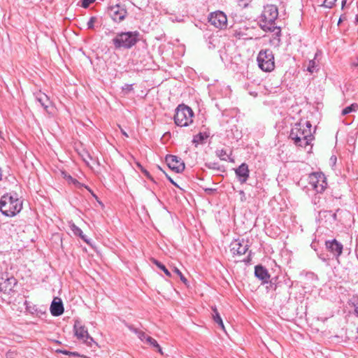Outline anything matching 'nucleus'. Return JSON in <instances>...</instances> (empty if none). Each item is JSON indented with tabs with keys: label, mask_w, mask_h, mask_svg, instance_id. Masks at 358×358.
Instances as JSON below:
<instances>
[{
	"label": "nucleus",
	"mask_w": 358,
	"mask_h": 358,
	"mask_svg": "<svg viewBox=\"0 0 358 358\" xmlns=\"http://www.w3.org/2000/svg\"><path fill=\"white\" fill-rule=\"evenodd\" d=\"M315 130L312 131V124L309 121H300L292 127L289 138L296 146L306 148L314 139Z\"/></svg>",
	"instance_id": "obj_1"
},
{
	"label": "nucleus",
	"mask_w": 358,
	"mask_h": 358,
	"mask_svg": "<svg viewBox=\"0 0 358 358\" xmlns=\"http://www.w3.org/2000/svg\"><path fill=\"white\" fill-rule=\"evenodd\" d=\"M22 208V202L16 194H4L0 200V210L6 216L13 217L20 213Z\"/></svg>",
	"instance_id": "obj_2"
},
{
	"label": "nucleus",
	"mask_w": 358,
	"mask_h": 358,
	"mask_svg": "<svg viewBox=\"0 0 358 358\" xmlns=\"http://www.w3.org/2000/svg\"><path fill=\"white\" fill-rule=\"evenodd\" d=\"M138 31H127L117 34L113 39V43L116 48H130L138 41Z\"/></svg>",
	"instance_id": "obj_3"
},
{
	"label": "nucleus",
	"mask_w": 358,
	"mask_h": 358,
	"mask_svg": "<svg viewBox=\"0 0 358 358\" xmlns=\"http://www.w3.org/2000/svg\"><path fill=\"white\" fill-rule=\"evenodd\" d=\"M192 110L185 105H180L176 108L174 121L179 127H187L193 122Z\"/></svg>",
	"instance_id": "obj_4"
},
{
	"label": "nucleus",
	"mask_w": 358,
	"mask_h": 358,
	"mask_svg": "<svg viewBox=\"0 0 358 358\" xmlns=\"http://www.w3.org/2000/svg\"><path fill=\"white\" fill-rule=\"evenodd\" d=\"M257 61L259 67L264 71L271 72L274 69V56L269 49L262 50L258 54Z\"/></svg>",
	"instance_id": "obj_5"
},
{
	"label": "nucleus",
	"mask_w": 358,
	"mask_h": 358,
	"mask_svg": "<svg viewBox=\"0 0 358 358\" xmlns=\"http://www.w3.org/2000/svg\"><path fill=\"white\" fill-rule=\"evenodd\" d=\"M278 16V10L275 5H266L264 8V10L261 15L260 27L265 24L268 27L275 24V21Z\"/></svg>",
	"instance_id": "obj_6"
},
{
	"label": "nucleus",
	"mask_w": 358,
	"mask_h": 358,
	"mask_svg": "<svg viewBox=\"0 0 358 358\" xmlns=\"http://www.w3.org/2000/svg\"><path fill=\"white\" fill-rule=\"evenodd\" d=\"M309 183L317 193H322L327 185L325 176L320 172L311 173L309 176Z\"/></svg>",
	"instance_id": "obj_7"
},
{
	"label": "nucleus",
	"mask_w": 358,
	"mask_h": 358,
	"mask_svg": "<svg viewBox=\"0 0 358 358\" xmlns=\"http://www.w3.org/2000/svg\"><path fill=\"white\" fill-rule=\"evenodd\" d=\"M108 13L114 22H120L127 15L126 6L121 3L111 4L108 8Z\"/></svg>",
	"instance_id": "obj_8"
},
{
	"label": "nucleus",
	"mask_w": 358,
	"mask_h": 358,
	"mask_svg": "<svg viewBox=\"0 0 358 358\" xmlns=\"http://www.w3.org/2000/svg\"><path fill=\"white\" fill-rule=\"evenodd\" d=\"M209 22L218 29H225L227 26V17L223 12L216 11L210 14Z\"/></svg>",
	"instance_id": "obj_9"
},
{
	"label": "nucleus",
	"mask_w": 358,
	"mask_h": 358,
	"mask_svg": "<svg viewBox=\"0 0 358 358\" xmlns=\"http://www.w3.org/2000/svg\"><path fill=\"white\" fill-rule=\"evenodd\" d=\"M73 328L75 334L78 339H81L87 343H90L93 341V338L89 335L87 329L82 324L80 321L76 320Z\"/></svg>",
	"instance_id": "obj_10"
},
{
	"label": "nucleus",
	"mask_w": 358,
	"mask_h": 358,
	"mask_svg": "<svg viewBox=\"0 0 358 358\" xmlns=\"http://www.w3.org/2000/svg\"><path fill=\"white\" fill-rule=\"evenodd\" d=\"M249 245L244 239L234 240L230 245V250L234 255H242L248 251Z\"/></svg>",
	"instance_id": "obj_11"
},
{
	"label": "nucleus",
	"mask_w": 358,
	"mask_h": 358,
	"mask_svg": "<svg viewBox=\"0 0 358 358\" xmlns=\"http://www.w3.org/2000/svg\"><path fill=\"white\" fill-rule=\"evenodd\" d=\"M166 162L168 166L177 173L182 171L185 169V164L180 158L175 155H167L166 157Z\"/></svg>",
	"instance_id": "obj_12"
},
{
	"label": "nucleus",
	"mask_w": 358,
	"mask_h": 358,
	"mask_svg": "<svg viewBox=\"0 0 358 358\" xmlns=\"http://www.w3.org/2000/svg\"><path fill=\"white\" fill-rule=\"evenodd\" d=\"M262 29L265 31L273 32V38L271 43L275 45H279L280 43L281 29L280 27L275 26V24L268 27L263 24Z\"/></svg>",
	"instance_id": "obj_13"
},
{
	"label": "nucleus",
	"mask_w": 358,
	"mask_h": 358,
	"mask_svg": "<svg viewBox=\"0 0 358 358\" xmlns=\"http://www.w3.org/2000/svg\"><path fill=\"white\" fill-rule=\"evenodd\" d=\"M235 173L241 183H245L249 178V169L245 163L241 164L235 169Z\"/></svg>",
	"instance_id": "obj_14"
},
{
	"label": "nucleus",
	"mask_w": 358,
	"mask_h": 358,
	"mask_svg": "<svg viewBox=\"0 0 358 358\" xmlns=\"http://www.w3.org/2000/svg\"><path fill=\"white\" fill-rule=\"evenodd\" d=\"M326 246L327 249L333 254L336 257H338L343 251V245L338 243L336 239L332 241H326Z\"/></svg>",
	"instance_id": "obj_15"
},
{
	"label": "nucleus",
	"mask_w": 358,
	"mask_h": 358,
	"mask_svg": "<svg viewBox=\"0 0 358 358\" xmlns=\"http://www.w3.org/2000/svg\"><path fill=\"white\" fill-rule=\"evenodd\" d=\"M50 313L53 316H59L64 313V306L60 299L55 298L50 305Z\"/></svg>",
	"instance_id": "obj_16"
},
{
	"label": "nucleus",
	"mask_w": 358,
	"mask_h": 358,
	"mask_svg": "<svg viewBox=\"0 0 358 358\" xmlns=\"http://www.w3.org/2000/svg\"><path fill=\"white\" fill-rule=\"evenodd\" d=\"M255 275L259 280H262L264 282H267L270 275L268 273V271L261 265H257L255 268Z\"/></svg>",
	"instance_id": "obj_17"
},
{
	"label": "nucleus",
	"mask_w": 358,
	"mask_h": 358,
	"mask_svg": "<svg viewBox=\"0 0 358 358\" xmlns=\"http://www.w3.org/2000/svg\"><path fill=\"white\" fill-rule=\"evenodd\" d=\"M70 228L71 231L73 232L74 235L80 236L85 243L90 244V240L83 233V231L74 223H71Z\"/></svg>",
	"instance_id": "obj_18"
},
{
	"label": "nucleus",
	"mask_w": 358,
	"mask_h": 358,
	"mask_svg": "<svg viewBox=\"0 0 358 358\" xmlns=\"http://www.w3.org/2000/svg\"><path fill=\"white\" fill-rule=\"evenodd\" d=\"M36 99L44 108H47L48 107L50 100L46 94L39 93L36 95Z\"/></svg>",
	"instance_id": "obj_19"
},
{
	"label": "nucleus",
	"mask_w": 358,
	"mask_h": 358,
	"mask_svg": "<svg viewBox=\"0 0 358 358\" xmlns=\"http://www.w3.org/2000/svg\"><path fill=\"white\" fill-rule=\"evenodd\" d=\"M212 310V317L214 322H216L223 330H224V323L220 315V313L217 311V309L216 308H213Z\"/></svg>",
	"instance_id": "obj_20"
},
{
	"label": "nucleus",
	"mask_w": 358,
	"mask_h": 358,
	"mask_svg": "<svg viewBox=\"0 0 358 358\" xmlns=\"http://www.w3.org/2000/svg\"><path fill=\"white\" fill-rule=\"evenodd\" d=\"M146 344L150 345L151 347L156 349L157 352H159L161 355H163L162 349L160 347V345L158 344L157 341L152 338L151 336L150 338H147V343Z\"/></svg>",
	"instance_id": "obj_21"
},
{
	"label": "nucleus",
	"mask_w": 358,
	"mask_h": 358,
	"mask_svg": "<svg viewBox=\"0 0 358 358\" xmlns=\"http://www.w3.org/2000/svg\"><path fill=\"white\" fill-rule=\"evenodd\" d=\"M129 329L133 331L138 337V338L144 342L145 343H147V338H150V336L145 334V332L142 331H140L137 329H135V328H133V327H129Z\"/></svg>",
	"instance_id": "obj_22"
},
{
	"label": "nucleus",
	"mask_w": 358,
	"mask_h": 358,
	"mask_svg": "<svg viewBox=\"0 0 358 358\" xmlns=\"http://www.w3.org/2000/svg\"><path fill=\"white\" fill-rule=\"evenodd\" d=\"M358 110V104L356 103H352L350 106L345 108L342 112V115H346L352 112H356Z\"/></svg>",
	"instance_id": "obj_23"
},
{
	"label": "nucleus",
	"mask_w": 358,
	"mask_h": 358,
	"mask_svg": "<svg viewBox=\"0 0 358 358\" xmlns=\"http://www.w3.org/2000/svg\"><path fill=\"white\" fill-rule=\"evenodd\" d=\"M317 56V54H315V57H316ZM318 70L317 69V64L315 62V58H314L313 59H311L308 62V67H307V71L311 73L317 71Z\"/></svg>",
	"instance_id": "obj_24"
},
{
	"label": "nucleus",
	"mask_w": 358,
	"mask_h": 358,
	"mask_svg": "<svg viewBox=\"0 0 358 358\" xmlns=\"http://www.w3.org/2000/svg\"><path fill=\"white\" fill-rule=\"evenodd\" d=\"M350 305L355 308V313L358 316V296H353L350 299Z\"/></svg>",
	"instance_id": "obj_25"
},
{
	"label": "nucleus",
	"mask_w": 358,
	"mask_h": 358,
	"mask_svg": "<svg viewBox=\"0 0 358 358\" xmlns=\"http://www.w3.org/2000/svg\"><path fill=\"white\" fill-rule=\"evenodd\" d=\"M153 263L159 268H160L161 270H162L164 273L167 275V276H171V273L169 272V271L165 267V266L162 264L160 262L156 260V259H154L153 260Z\"/></svg>",
	"instance_id": "obj_26"
},
{
	"label": "nucleus",
	"mask_w": 358,
	"mask_h": 358,
	"mask_svg": "<svg viewBox=\"0 0 358 358\" xmlns=\"http://www.w3.org/2000/svg\"><path fill=\"white\" fill-rule=\"evenodd\" d=\"M216 153H217V157L220 159L227 160V157H228V155H227V152L224 150H223V149L218 150H217Z\"/></svg>",
	"instance_id": "obj_27"
},
{
	"label": "nucleus",
	"mask_w": 358,
	"mask_h": 358,
	"mask_svg": "<svg viewBox=\"0 0 358 358\" xmlns=\"http://www.w3.org/2000/svg\"><path fill=\"white\" fill-rule=\"evenodd\" d=\"M173 271L180 277L182 282H183L185 284H187V280L178 268L175 267Z\"/></svg>",
	"instance_id": "obj_28"
},
{
	"label": "nucleus",
	"mask_w": 358,
	"mask_h": 358,
	"mask_svg": "<svg viewBox=\"0 0 358 358\" xmlns=\"http://www.w3.org/2000/svg\"><path fill=\"white\" fill-rule=\"evenodd\" d=\"M336 0H324L322 6L326 8H331L334 5V3L336 2Z\"/></svg>",
	"instance_id": "obj_29"
},
{
	"label": "nucleus",
	"mask_w": 358,
	"mask_h": 358,
	"mask_svg": "<svg viewBox=\"0 0 358 358\" xmlns=\"http://www.w3.org/2000/svg\"><path fill=\"white\" fill-rule=\"evenodd\" d=\"M205 137H207V136H205L203 134L200 133L198 135L195 136L194 138V142L199 143L202 141Z\"/></svg>",
	"instance_id": "obj_30"
},
{
	"label": "nucleus",
	"mask_w": 358,
	"mask_h": 358,
	"mask_svg": "<svg viewBox=\"0 0 358 358\" xmlns=\"http://www.w3.org/2000/svg\"><path fill=\"white\" fill-rule=\"evenodd\" d=\"M96 21V17H91L90 18L89 21L87 22V28L90 29H94V24Z\"/></svg>",
	"instance_id": "obj_31"
},
{
	"label": "nucleus",
	"mask_w": 358,
	"mask_h": 358,
	"mask_svg": "<svg viewBox=\"0 0 358 358\" xmlns=\"http://www.w3.org/2000/svg\"><path fill=\"white\" fill-rule=\"evenodd\" d=\"M55 351H56V352L62 353V354H64V355H72L73 356H78V355L77 352H69V351H67V350H56Z\"/></svg>",
	"instance_id": "obj_32"
},
{
	"label": "nucleus",
	"mask_w": 358,
	"mask_h": 358,
	"mask_svg": "<svg viewBox=\"0 0 358 358\" xmlns=\"http://www.w3.org/2000/svg\"><path fill=\"white\" fill-rule=\"evenodd\" d=\"M95 0H83L82 6L85 8H87L91 3H94Z\"/></svg>",
	"instance_id": "obj_33"
},
{
	"label": "nucleus",
	"mask_w": 358,
	"mask_h": 358,
	"mask_svg": "<svg viewBox=\"0 0 358 358\" xmlns=\"http://www.w3.org/2000/svg\"><path fill=\"white\" fill-rule=\"evenodd\" d=\"M133 90L132 85L126 84L122 87V91L125 93H128Z\"/></svg>",
	"instance_id": "obj_34"
},
{
	"label": "nucleus",
	"mask_w": 358,
	"mask_h": 358,
	"mask_svg": "<svg viewBox=\"0 0 358 358\" xmlns=\"http://www.w3.org/2000/svg\"><path fill=\"white\" fill-rule=\"evenodd\" d=\"M143 172L144 173L145 176H146V177L153 180V178L151 177L148 171H147L146 170H143Z\"/></svg>",
	"instance_id": "obj_35"
},
{
	"label": "nucleus",
	"mask_w": 358,
	"mask_h": 358,
	"mask_svg": "<svg viewBox=\"0 0 358 358\" xmlns=\"http://www.w3.org/2000/svg\"><path fill=\"white\" fill-rule=\"evenodd\" d=\"M9 283H11L12 282H13V285H15L16 284V280L13 278H8L6 280Z\"/></svg>",
	"instance_id": "obj_36"
},
{
	"label": "nucleus",
	"mask_w": 358,
	"mask_h": 358,
	"mask_svg": "<svg viewBox=\"0 0 358 358\" xmlns=\"http://www.w3.org/2000/svg\"><path fill=\"white\" fill-rule=\"evenodd\" d=\"M2 284L0 283V291L6 292L7 291V287L6 286L1 287Z\"/></svg>",
	"instance_id": "obj_37"
},
{
	"label": "nucleus",
	"mask_w": 358,
	"mask_h": 358,
	"mask_svg": "<svg viewBox=\"0 0 358 358\" xmlns=\"http://www.w3.org/2000/svg\"><path fill=\"white\" fill-rule=\"evenodd\" d=\"M166 177H167V178L169 179V181H170L173 185H174L175 186H178V185H177V184H176V182L172 180V178H170V177H169V176H168L167 175H166Z\"/></svg>",
	"instance_id": "obj_38"
},
{
	"label": "nucleus",
	"mask_w": 358,
	"mask_h": 358,
	"mask_svg": "<svg viewBox=\"0 0 358 358\" xmlns=\"http://www.w3.org/2000/svg\"><path fill=\"white\" fill-rule=\"evenodd\" d=\"M331 160L332 162H334V163H335V162H336V157H331Z\"/></svg>",
	"instance_id": "obj_39"
},
{
	"label": "nucleus",
	"mask_w": 358,
	"mask_h": 358,
	"mask_svg": "<svg viewBox=\"0 0 358 358\" xmlns=\"http://www.w3.org/2000/svg\"><path fill=\"white\" fill-rule=\"evenodd\" d=\"M332 217L334 220H336V213H333Z\"/></svg>",
	"instance_id": "obj_40"
},
{
	"label": "nucleus",
	"mask_w": 358,
	"mask_h": 358,
	"mask_svg": "<svg viewBox=\"0 0 358 358\" xmlns=\"http://www.w3.org/2000/svg\"><path fill=\"white\" fill-rule=\"evenodd\" d=\"M353 65L355 66H358V59H357V62H354L353 63Z\"/></svg>",
	"instance_id": "obj_41"
},
{
	"label": "nucleus",
	"mask_w": 358,
	"mask_h": 358,
	"mask_svg": "<svg viewBox=\"0 0 358 358\" xmlns=\"http://www.w3.org/2000/svg\"><path fill=\"white\" fill-rule=\"evenodd\" d=\"M122 132L123 135H124L126 137H128V135L125 131H122Z\"/></svg>",
	"instance_id": "obj_42"
},
{
	"label": "nucleus",
	"mask_w": 358,
	"mask_h": 358,
	"mask_svg": "<svg viewBox=\"0 0 358 358\" xmlns=\"http://www.w3.org/2000/svg\"><path fill=\"white\" fill-rule=\"evenodd\" d=\"M345 3H346V0H343V1H342V6H343V7L344 6V5H345Z\"/></svg>",
	"instance_id": "obj_43"
},
{
	"label": "nucleus",
	"mask_w": 358,
	"mask_h": 358,
	"mask_svg": "<svg viewBox=\"0 0 358 358\" xmlns=\"http://www.w3.org/2000/svg\"><path fill=\"white\" fill-rule=\"evenodd\" d=\"M215 164H213V166L209 165L208 167L215 169Z\"/></svg>",
	"instance_id": "obj_44"
},
{
	"label": "nucleus",
	"mask_w": 358,
	"mask_h": 358,
	"mask_svg": "<svg viewBox=\"0 0 358 358\" xmlns=\"http://www.w3.org/2000/svg\"><path fill=\"white\" fill-rule=\"evenodd\" d=\"M356 22H358V15L356 16Z\"/></svg>",
	"instance_id": "obj_45"
},
{
	"label": "nucleus",
	"mask_w": 358,
	"mask_h": 358,
	"mask_svg": "<svg viewBox=\"0 0 358 358\" xmlns=\"http://www.w3.org/2000/svg\"><path fill=\"white\" fill-rule=\"evenodd\" d=\"M240 194H244L243 191H241Z\"/></svg>",
	"instance_id": "obj_46"
},
{
	"label": "nucleus",
	"mask_w": 358,
	"mask_h": 358,
	"mask_svg": "<svg viewBox=\"0 0 358 358\" xmlns=\"http://www.w3.org/2000/svg\"><path fill=\"white\" fill-rule=\"evenodd\" d=\"M357 333H358V327H357Z\"/></svg>",
	"instance_id": "obj_47"
}]
</instances>
